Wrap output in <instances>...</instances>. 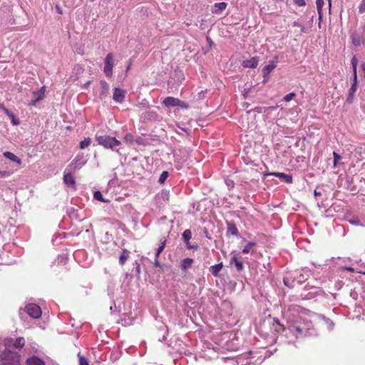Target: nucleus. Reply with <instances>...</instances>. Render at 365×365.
<instances>
[{
    "instance_id": "nucleus-42",
    "label": "nucleus",
    "mask_w": 365,
    "mask_h": 365,
    "mask_svg": "<svg viewBox=\"0 0 365 365\" xmlns=\"http://www.w3.org/2000/svg\"><path fill=\"white\" fill-rule=\"evenodd\" d=\"M293 25H294V26L300 27V28H301V31H302V32H304V27L302 26V25L300 23H299L298 21H294Z\"/></svg>"
},
{
    "instance_id": "nucleus-25",
    "label": "nucleus",
    "mask_w": 365,
    "mask_h": 365,
    "mask_svg": "<svg viewBox=\"0 0 365 365\" xmlns=\"http://www.w3.org/2000/svg\"><path fill=\"white\" fill-rule=\"evenodd\" d=\"M92 140L91 138H86L80 142V148L85 149L91 144Z\"/></svg>"
},
{
    "instance_id": "nucleus-35",
    "label": "nucleus",
    "mask_w": 365,
    "mask_h": 365,
    "mask_svg": "<svg viewBox=\"0 0 365 365\" xmlns=\"http://www.w3.org/2000/svg\"><path fill=\"white\" fill-rule=\"evenodd\" d=\"M79 365H89L88 360L83 356L78 354Z\"/></svg>"
},
{
    "instance_id": "nucleus-44",
    "label": "nucleus",
    "mask_w": 365,
    "mask_h": 365,
    "mask_svg": "<svg viewBox=\"0 0 365 365\" xmlns=\"http://www.w3.org/2000/svg\"><path fill=\"white\" fill-rule=\"evenodd\" d=\"M9 175V173L6 171L0 170V178H6Z\"/></svg>"
},
{
    "instance_id": "nucleus-2",
    "label": "nucleus",
    "mask_w": 365,
    "mask_h": 365,
    "mask_svg": "<svg viewBox=\"0 0 365 365\" xmlns=\"http://www.w3.org/2000/svg\"><path fill=\"white\" fill-rule=\"evenodd\" d=\"M1 365H20V356L16 352L4 351L1 354Z\"/></svg>"
},
{
    "instance_id": "nucleus-34",
    "label": "nucleus",
    "mask_w": 365,
    "mask_h": 365,
    "mask_svg": "<svg viewBox=\"0 0 365 365\" xmlns=\"http://www.w3.org/2000/svg\"><path fill=\"white\" fill-rule=\"evenodd\" d=\"M168 176V173L167 171H163L161 173L158 181L160 183H163L166 180Z\"/></svg>"
},
{
    "instance_id": "nucleus-8",
    "label": "nucleus",
    "mask_w": 365,
    "mask_h": 365,
    "mask_svg": "<svg viewBox=\"0 0 365 365\" xmlns=\"http://www.w3.org/2000/svg\"><path fill=\"white\" fill-rule=\"evenodd\" d=\"M227 6V3L224 1L215 3L211 6L210 11L212 14L220 15L223 11L226 9Z\"/></svg>"
},
{
    "instance_id": "nucleus-37",
    "label": "nucleus",
    "mask_w": 365,
    "mask_h": 365,
    "mask_svg": "<svg viewBox=\"0 0 365 365\" xmlns=\"http://www.w3.org/2000/svg\"><path fill=\"white\" fill-rule=\"evenodd\" d=\"M294 4L298 6H306L305 0H293Z\"/></svg>"
},
{
    "instance_id": "nucleus-28",
    "label": "nucleus",
    "mask_w": 365,
    "mask_h": 365,
    "mask_svg": "<svg viewBox=\"0 0 365 365\" xmlns=\"http://www.w3.org/2000/svg\"><path fill=\"white\" fill-rule=\"evenodd\" d=\"M191 231L189 229L185 230L182 233V239L185 243H187L191 239Z\"/></svg>"
},
{
    "instance_id": "nucleus-52",
    "label": "nucleus",
    "mask_w": 365,
    "mask_h": 365,
    "mask_svg": "<svg viewBox=\"0 0 365 365\" xmlns=\"http://www.w3.org/2000/svg\"><path fill=\"white\" fill-rule=\"evenodd\" d=\"M329 7L331 8V0H329Z\"/></svg>"
},
{
    "instance_id": "nucleus-5",
    "label": "nucleus",
    "mask_w": 365,
    "mask_h": 365,
    "mask_svg": "<svg viewBox=\"0 0 365 365\" xmlns=\"http://www.w3.org/2000/svg\"><path fill=\"white\" fill-rule=\"evenodd\" d=\"M162 103L165 107H175V106H179L183 108H187L188 105L186 102L182 101L179 100L178 98H175L173 97H167L165 98Z\"/></svg>"
},
{
    "instance_id": "nucleus-48",
    "label": "nucleus",
    "mask_w": 365,
    "mask_h": 365,
    "mask_svg": "<svg viewBox=\"0 0 365 365\" xmlns=\"http://www.w3.org/2000/svg\"><path fill=\"white\" fill-rule=\"evenodd\" d=\"M361 69L365 73V63L361 64ZM364 77L365 78V75L364 76Z\"/></svg>"
},
{
    "instance_id": "nucleus-45",
    "label": "nucleus",
    "mask_w": 365,
    "mask_h": 365,
    "mask_svg": "<svg viewBox=\"0 0 365 365\" xmlns=\"http://www.w3.org/2000/svg\"><path fill=\"white\" fill-rule=\"evenodd\" d=\"M154 265H155V267H157L161 266L160 262H159L158 258H157V257H155V261L154 262Z\"/></svg>"
},
{
    "instance_id": "nucleus-41",
    "label": "nucleus",
    "mask_w": 365,
    "mask_h": 365,
    "mask_svg": "<svg viewBox=\"0 0 365 365\" xmlns=\"http://www.w3.org/2000/svg\"><path fill=\"white\" fill-rule=\"evenodd\" d=\"M14 125H18L19 123V120H16L14 115L12 113L11 116L9 117Z\"/></svg>"
},
{
    "instance_id": "nucleus-24",
    "label": "nucleus",
    "mask_w": 365,
    "mask_h": 365,
    "mask_svg": "<svg viewBox=\"0 0 365 365\" xmlns=\"http://www.w3.org/2000/svg\"><path fill=\"white\" fill-rule=\"evenodd\" d=\"M324 5V0H316V6L317 10V14L319 19H322V16H323V13L322 12V9Z\"/></svg>"
},
{
    "instance_id": "nucleus-26",
    "label": "nucleus",
    "mask_w": 365,
    "mask_h": 365,
    "mask_svg": "<svg viewBox=\"0 0 365 365\" xmlns=\"http://www.w3.org/2000/svg\"><path fill=\"white\" fill-rule=\"evenodd\" d=\"M227 231L232 235L237 236L239 234L238 229L234 224H228Z\"/></svg>"
},
{
    "instance_id": "nucleus-51",
    "label": "nucleus",
    "mask_w": 365,
    "mask_h": 365,
    "mask_svg": "<svg viewBox=\"0 0 365 365\" xmlns=\"http://www.w3.org/2000/svg\"><path fill=\"white\" fill-rule=\"evenodd\" d=\"M274 322L277 323L279 324V320L277 319H274Z\"/></svg>"
},
{
    "instance_id": "nucleus-19",
    "label": "nucleus",
    "mask_w": 365,
    "mask_h": 365,
    "mask_svg": "<svg viewBox=\"0 0 365 365\" xmlns=\"http://www.w3.org/2000/svg\"><path fill=\"white\" fill-rule=\"evenodd\" d=\"M231 263H233L235 265V269H237L238 272H241L244 269V264L242 262L239 261L237 257L234 255L231 259Z\"/></svg>"
},
{
    "instance_id": "nucleus-32",
    "label": "nucleus",
    "mask_w": 365,
    "mask_h": 365,
    "mask_svg": "<svg viewBox=\"0 0 365 365\" xmlns=\"http://www.w3.org/2000/svg\"><path fill=\"white\" fill-rule=\"evenodd\" d=\"M150 106V105L146 100H143L141 102L136 105L137 107H139L141 109H147Z\"/></svg>"
},
{
    "instance_id": "nucleus-53",
    "label": "nucleus",
    "mask_w": 365,
    "mask_h": 365,
    "mask_svg": "<svg viewBox=\"0 0 365 365\" xmlns=\"http://www.w3.org/2000/svg\"><path fill=\"white\" fill-rule=\"evenodd\" d=\"M130 68V65H128V66H127L126 70L128 71Z\"/></svg>"
},
{
    "instance_id": "nucleus-33",
    "label": "nucleus",
    "mask_w": 365,
    "mask_h": 365,
    "mask_svg": "<svg viewBox=\"0 0 365 365\" xmlns=\"http://www.w3.org/2000/svg\"><path fill=\"white\" fill-rule=\"evenodd\" d=\"M333 158H334L333 165L335 168L339 165L338 162H339V160L341 159V157L336 152H333Z\"/></svg>"
},
{
    "instance_id": "nucleus-1",
    "label": "nucleus",
    "mask_w": 365,
    "mask_h": 365,
    "mask_svg": "<svg viewBox=\"0 0 365 365\" xmlns=\"http://www.w3.org/2000/svg\"><path fill=\"white\" fill-rule=\"evenodd\" d=\"M96 139L98 143L106 149H113L115 146L120 145L121 143L115 138L106 135H96Z\"/></svg>"
},
{
    "instance_id": "nucleus-22",
    "label": "nucleus",
    "mask_w": 365,
    "mask_h": 365,
    "mask_svg": "<svg viewBox=\"0 0 365 365\" xmlns=\"http://www.w3.org/2000/svg\"><path fill=\"white\" fill-rule=\"evenodd\" d=\"M129 258V252L126 249H123L119 257V263L124 265L126 260Z\"/></svg>"
},
{
    "instance_id": "nucleus-36",
    "label": "nucleus",
    "mask_w": 365,
    "mask_h": 365,
    "mask_svg": "<svg viewBox=\"0 0 365 365\" xmlns=\"http://www.w3.org/2000/svg\"><path fill=\"white\" fill-rule=\"evenodd\" d=\"M359 12L361 14L365 12V0H361L359 6Z\"/></svg>"
},
{
    "instance_id": "nucleus-18",
    "label": "nucleus",
    "mask_w": 365,
    "mask_h": 365,
    "mask_svg": "<svg viewBox=\"0 0 365 365\" xmlns=\"http://www.w3.org/2000/svg\"><path fill=\"white\" fill-rule=\"evenodd\" d=\"M193 264V259L185 258L181 262V269L185 272Z\"/></svg>"
},
{
    "instance_id": "nucleus-21",
    "label": "nucleus",
    "mask_w": 365,
    "mask_h": 365,
    "mask_svg": "<svg viewBox=\"0 0 365 365\" xmlns=\"http://www.w3.org/2000/svg\"><path fill=\"white\" fill-rule=\"evenodd\" d=\"M101 86L102 88V93L100 95V98L103 99L109 91V84L105 81H101Z\"/></svg>"
},
{
    "instance_id": "nucleus-12",
    "label": "nucleus",
    "mask_w": 365,
    "mask_h": 365,
    "mask_svg": "<svg viewBox=\"0 0 365 365\" xmlns=\"http://www.w3.org/2000/svg\"><path fill=\"white\" fill-rule=\"evenodd\" d=\"M33 95L35 98L32 104L35 105L38 101H41L45 97V86L41 87L38 91H34Z\"/></svg>"
},
{
    "instance_id": "nucleus-6",
    "label": "nucleus",
    "mask_w": 365,
    "mask_h": 365,
    "mask_svg": "<svg viewBox=\"0 0 365 365\" xmlns=\"http://www.w3.org/2000/svg\"><path fill=\"white\" fill-rule=\"evenodd\" d=\"M25 312L32 318L38 319L41 315V309L36 304H29L25 307Z\"/></svg>"
},
{
    "instance_id": "nucleus-50",
    "label": "nucleus",
    "mask_w": 365,
    "mask_h": 365,
    "mask_svg": "<svg viewBox=\"0 0 365 365\" xmlns=\"http://www.w3.org/2000/svg\"><path fill=\"white\" fill-rule=\"evenodd\" d=\"M346 269L349 270V271H351V272L354 270L352 267H346Z\"/></svg>"
},
{
    "instance_id": "nucleus-7",
    "label": "nucleus",
    "mask_w": 365,
    "mask_h": 365,
    "mask_svg": "<svg viewBox=\"0 0 365 365\" xmlns=\"http://www.w3.org/2000/svg\"><path fill=\"white\" fill-rule=\"evenodd\" d=\"M5 344L9 347L20 349L25 346L26 340L24 337L21 336L17 337L16 339L9 338L6 339Z\"/></svg>"
},
{
    "instance_id": "nucleus-55",
    "label": "nucleus",
    "mask_w": 365,
    "mask_h": 365,
    "mask_svg": "<svg viewBox=\"0 0 365 365\" xmlns=\"http://www.w3.org/2000/svg\"><path fill=\"white\" fill-rule=\"evenodd\" d=\"M356 42H357V40H355V41H354V44L356 45L357 43Z\"/></svg>"
},
{
    "instance_id": "nucleus-47",
    "label": "nucleus",
    "mask_w": 365,
    "mask_h": 365,
    "mask_svg": "<svg viewBox=\"0 0 365 365\" xmlns=\"http://www.w3.org/2000/svg\"><path fill=\"white\" fill-rule=\"evenodd\" d=\"M90 84H91V81H87L86 83H84L83 86L84 87H88Z\"/></svg>"
},
{
    "instance_id": "nucleus-3",
    "label": "nucleus",
    "mask_w": 365,
    "mask_h": 365,
    "mask_svg": "<svg viewBox=\"0 0 365 365\" xmlns=\"http://www.w3.org/2000/svg\"><path fill=\"white\" fill-rule=\"evenodd\" d=\"M311 328V322H306L304 323V324H302L300 322H297L295 324L292 325V331L294 332L296 337L306 336Z\"/></svg>"
},
{
    "instance_id": "nucleus-43",
    "label": "nucleus",
    "mask_w": 365,
    "mask_h": 365,
    "mask_svg": "<svg viewBox=\"0 0 365 365\" xmlns=\"http://www.w3.org/2000/svg\"><path fill=\"white\" fill-rule=\"evenodd\" d=\"M185 245H186V247L187 249H197L198 248L197 245H190L189 242H185Z\"/></svg>"
},
{
    "instance_id": "nucleus-11",
    "label": "nucleus",
    "mask_w": 365,
    "mask_h": 365,
    "mask_svg": "<svg viewBox=\"0 0 365 365\" xmlns=\"http://www.w3.org/2000/svg\"><path fill=\"white\" fill-rule=\"evenodd\" d=\"M125 93V92L124 90L119 88H115L114 89L113 98L116 102L122 103L124 101Z\"/></svg>"
},
{
    "instance_id": "nucleus-38",
    "label": "nucleus",
    "mask_w": 365,
    "mask_h": 365,
    "mask_svg": "<svg viewBox=\"0 0 365 365\" xmlns=\"http://www.w3.org/2000/svg\"><path fill=\"white\" fill-rule=\"evenodd\" d=\"M295 96V93H290L287 95H286L284 97V101H291L292 99H293Z\"/></svg>"
},
{
    "instance_id": "nucleus-46",
    "label": "nucleus",
    "mask_w": 365,
    "mask_h": 365,
    "mask_svg": "<svg viewBox=\"0 0 365 365\" xmlns=\"http://www.w3.org/2000/svg\"><path fill=\"white\" fill-rule=\"evenodd\" d=\"M288 281H289V279L287 277L284 278V283L285 286L292 287V285L289 284Z\"/></svg>"
},
{
    "instance_id": "nucleus-40",
    "label": "nucleus",
    "mask_w": 365,
    "mask_h": 365,
    "mask_svg": "<svg viewBox=\"0 0 365 365\" xmlns=\"http://www.w3.org/2000/svg\"><path fill=\"white\" fill-rule=\"evenodd\" d=\"M125 142H133V136L131 134H126L124 137Z\"/></svg>"
},
{
    "instance_id": "nucleus-20",
    "label": "nucleus",
    "mask_w": 365,
    "mask_h": 365,
    "mask_svg": "<svg viewBox=\"0 0 365 365\" xmlns=\"http://www.w3.org/2000/svg\"><path fill=\"white\" fill-rule=\"evenodd\" d=\"M63 182L68 185L74 186L76 185V181L74 180L73 176L71 173L64 174L63 175Z\"/></svg>"
},
{
    "instance_id": "nucleus-13",
    "label": "nucleus",
    "mask_w": 365,
    "mask_h": 365,
    "mask_svg": "<svg viewBox=\"0 0 365 365\" xmlns=\"http://www.w3.org/2000/svg\"><path fill=\"white\" fill-rule=\"evenodd\" d=\"M271 175L274 177L282 179L286 183H292V182H293L292 176L290 175L285 174L284 173L274 172V173H272Z\"/></svg>"
},
{
    "instance_id": "nucleus-29",
    "label": "nucleus",
    "mask_w": 365,
    "mask_h": 365,
    "mask_svg": "<svg viewBox=\"0 0 365 365\" xmlns=\"http://www.w3.org/2000/svg\"><path fill=\"white\" fill-rule=\"evenodd\" d=\"M351 65L353 67L354 78H357V75H356L357 59L355 57H352V58H351Z\"/></svg>"
},
{
    "instance_id": "nucleus-54",
    "label": "nucleus",
    "mask_w": 365,
    "mask_h": 365,
    "mask_svg": "<svg viewBox=\"0 0 365 365\" xmlns=\"http://www.w3.org/2000/svg\"><path fill=\"white\" fill-rule=\"evenodd\" d=\"M356 42H357V40H355V41H354V44L356 45L357 43Z\"/></svg>"
},
{
    "instance_id": "nucleus-31",
    "label": "nucleus",
    "mask_w": 365,
    "mask_h": 365,
    "mask_svg": "<svg viewBox=\"0 0 365 365\" xmlns=\"http://www.w3.org/2000/svg\"><path fill=\"white\" fill-rule=\"evenodd\" d=\"M165 243H166V240L165 239H164L163 240H161V244L158 247V250H157V252H156V257L157 258H159V255L160 254L163 252V250H164L165 248Z\"/></svg>"
},
{
    "instance_id": "nucleus-4",
    "label": "nucleus",
    "mask_w": 365,
    "mask_h": 365,
    "mask_svg": "<svg viewBox=\"0 0 365 365\" xmlns=\"http://www.w3.org/2000/svg\"><path fill=\"white\" fill-rule=\"evenodd\" d=\"M113 66V54L110 53L106 55L104 60L103 72L107 78L112 77Z\"/></svg>"
},
{
    "instance_id": "nucleus-30",
    "label": "nucleus",
    "mask_w": 365,
    "mask_h": 365,
    "mask_svg": "<svg viewBox=\"0 0 365 365\" xmlns=\"http://www.w3.org/2000/svg\"><path fill=\"white\" fill-rule=\"evenodd\" d=\"M93 197L95 200L99 201V202H109V200H106L103 199V195L101 192L98 190L94 192Z\"/></svg>"
},
{
    "instance_id": "nucleus-15",
    "label": "nucleus",
    "mask_w": 365,
    "mask_h": 365,
    "mask_svg": "<svg viewBox=\"0 0 365 365\" xmlns=\"http://www.w3.org/2000/svg\"><path fill=\"white\" fill-rule=\"evenodd\" d=\"M26 364V365H45V362L36 356L28 358Z\"/></svg>"
},
{
    "instance_id": "nucleus-9",
    "label": "nucleus",
    "mask_w": 365,
    "mask_h": 365,
    "mask_svg": "<svg viewBox=\"0 0 365 365\" xmlns=\"http://www.w3.org/2000/svg\"><path fill=\"white\" fill-rule=\"evenodd\" d=\"M143 120H159V115L155 110H148L141 115Z\"/></svg>"
},
{
    "instance_id": "nucleus-16",
    "label": "nucleus",
    "mask_w": 365,
    "mask_h": 365,
    "mask_svg": "<svg viewBox=\"0 0 365 365\" xmlns=\"http://www.w3.org/2000/svg\"><path fill=\"white\" fill-rule=\"evenodd\" d=\"M223 267L222 262H220L219 264H216L210 266V272L214 277H218L220 272L222 270Z\"/></svg>"
},
{
    "instance_id": "nucleus-39",
    "label": "nucleus",
    "mask_w": 365,
    "mask_h": 365,
    "mask_svg": "<svg viewBox=\"0 0 365 365\" xmlns=\"http://www.w3.org/2000/svg\"><path fill=\"white\" fill-rule=\"evenodd\" d=\"M0 108L3 109L8 117L11 116L12 113L8 108H6L4 104H0Z\"/></svg>"
},
{
    "instance_id": "nucleus-27",
    "label": "nucleus",
    "mask_w": 365,
    "mask_h": 365,
    "mask_svg": "<svg viewBox=\"0 0 365 365\" xmlns=\"http://www.w3.org/2000/svg\"><path fill=\"white\" fill-rule=\"evenodd\" d=\"M256 244L255 242H247V245L245 246V247L242 250V252L244 254H248L249 252L252 251V248L255 247Z\"/></svg>"
},
{
    "instance_id": "nucleus-10",
    "label": "nucleus",
    "mask_w": 365,
    "mask_h": 365,
    "mask_svg": "<svg viewBox=\"0 0 365 365\" xmlns=\"http://www.w3.org/2000/svg\"><path fill=\"white\" fill-rule=\"evenodd\" d=\"M259 59L257 57H252L250 59L244 60L242 64L245 68H255L257 67Z\"/></svg>"
},
{
    "instance_id": "nucleus-56",
    "label": "nucleus",
    "mask_w": 365,
    "mask_h": 365,
    "mask_svg": "<svg viewBox=\"0 0 365 365\" xmlns=\"http://www.w3.org/2000/svg\"><path fill=\"white\" fill-rule=\"evenodd\" d=\"M0 57H1V53H0Z\"/></svg>"
},
{
    "instance_id": "nucleus-49",
    "label": "nucleus",
    "mask_w": 365,
    "mask_h": 365,
    "mask_svg": "<svg viewBox=\"0 0 365 365\" xmlns=\"http://www.w3.org/2000/svg\"><path fill=\"white\" fill-rule=\"evenodd\" d=\"M314 195H315V196L320 195V192H317L316 190H314Z\"/></svg>"
},
{
    "instance_id": "nucleus-23",
    "label": "nucleus",
    "mask_w": 365,
    "mask_h": 365,
    "mask_svg": "<svg viewBox=\"0 0 365 365\" xmlns=\"http://www.w3.org/2000/svg\"><path fill=\"white\" fill-rule=\"evenodd\" d=\"M4 155L7 159L11 160L12 162H15L18 164H21V160L17 156H16L14 153H11L9 151L5 152L4 153Z\"/></svg>"
},
{
    "instance_id": "nucleus-14",
    "label": "nucleus",
    "mask_w": 365,
    "mask_h": 365,
    "mask_svg": "<svg viewBox=\"0 0 365 365\" xmlns=\"http://www.w3.org/2000/svg\"><path fill=\"white\" fill-rule=\"evenodd\" d=\"M276 62L277 61H269V64L263 68L262 73L264 78H267L269 76V74L277 66Z\"/></svg>"
},
{
    "instance_id": "nucleus-17",
    "label": "nucleus",
    "mask_w": 365,
    "mask_h": 365,
    "mask_svg": "<svg viewBox=\"0 0 365 365\" xmlns=\"http://www.w3.org/2000/svg\"><path fill=\"white\" fill-rule=\"evenodd\" d=\"M357 78L353 79V83L349 89V93L347 98V101L351 103L353 101L354 95L356 90Z\"/></svg>"
}]
</instances>
